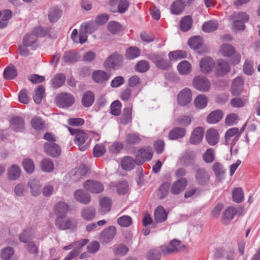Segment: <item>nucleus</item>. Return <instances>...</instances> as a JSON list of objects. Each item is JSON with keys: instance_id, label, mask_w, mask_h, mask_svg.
I'll return each instance as SVG.
<instances>
[{"instance_id": "1", "label": "nucleus", "mask_w": 260, "mask_h": 260, "mask_svg": "<svg viewBox=\"0 0 260 260\" xmlns=\"http://www.w3.org/2000/svg\"><path fill=\"white\" fill-rule=\"evenodd\" d=\"M68 129L71 135H75L74 141L78 145L79 149L81 151H85L87 149L89 146L88 134L83 131L78 129L70 127H69Z\"/></svg>"}, {"instance_id": "2", "label": "nucleus", "mask_w": 260, "mask_h": 260, "mask_svg": "<svg viewBox=\"0 0 260 260\" xmlns=\"http://www.w3.org/2000/svg\"><path fill=\"white\" fill-rule=\"evenodd\" d=\"M193 87L202 92L208 91L211 87L209 81L203 76L195 77L192 81Z\"/></svg>"}, {"instance_id": "3", "label": "nucleus", "mask_w": 260, "mask_h": 260, "mask_svg": "<svg viewBox=\"0 0 260 260\" xmlns=\"http://www.w3.org/2000/svg\"><path fill=\"white\" fill-rule=\"evenodd\" d=\"M195 180L200 186L207 185L210 182V175L204 168L197 169L195 171Z\"/></svg>"}, {"instance_id": "4", "label": "nucleus", "mask_w": 260, "mask_h": 260, "mask_svg": "<svg viewBox=\"0 0 260 260\" xmlns=\"http://www.w3.org/2000/svg\"><path fill=\"white\" fill-rule=\"evenodd\" d=\"M77 225V220L72 218H68L66 219L56 218V225L60 230L71 229L74 230L76 229Z\"/></svg>"}, {"instance_id": "5", "label": "nucleus", "mask_w": 260, "mask_h": 260, "mask_svg": "<svg viewBox=\"0 0 260 260\" xmlns=\"http://www.w3.org/2000/svg\"><path fill=\"white\" fill-rule=\"evenodd\" d=\"M135 155L138 165H141L144 161L150 160L152 152L149 148H141L135 152Z\"/></svg>"}, {"instance_id": "6", "label": "nucleus", "mask_w": 260, "mask_h": 260, "mask_svg": "<svg viewBox=\"0 0 260 260\" xmlns=\"http://www.w3.org/2000/svg\"><path fill=\"white\" fill-rule=\"evenodd\" d=\"M109 5L111 11L124 13L129 6V3L127 0H120L119 3L118 0H110Z\"/></svg>"}, {"instance_id": "7", "label": "nucleus", "mask_w": 260, "mask_h": 260, "mask_svg": "<svg viewBox=\"0 0 260 260\" xmlns=\"http://www.w3.org/2000/svg\"><path fill=\"white\" fill-rule=\"evenodd\" d=\"M58 105L62 108L71 106L75 102V98L73 95L68 93H62L56 98Z\"/></svg>"}, {"instance_id": "8", "label": "nucleus", "mask_w": 260, "mask_h": 260, "mask_svg": "<svg viewBox=\"0 0 260 260\" xmlns=\"http://www.w3.org/2000/svg\"><path fill=\"white\" fill-rule=\"evenodd\" d=\"M84 189L92 193H99L104 190V185L100 182L88 180L83 184Z\"/></svg>"}, {"instance_id": "9", "label": "nucleus", "mask_w": 260, "mask_h": 260, "mask_svg": "<svg viewBox=\"0 0 260 260\" xmlns=\"http://www.w3.org/2000/svg\"><path fill=\"white\" fill-rule=\"evenodd\" d=\"M116 234V228L109 226L101 233L99 239L102 243H108L113 239Z\"/></svg>"}, {"instance_id": "10", "label": "nucleus", "mask_w": 260, "mask_h": 260, "mask_svg": "<svg viewBox=\"0 0 260 260\" xmlns=\"http://www.w3.org/2000/svg\"><path fill=\"white\" fill-rule=\"evenodd\" d=\"M182 247V244L179 240L174 239L168 245H162L160 249L163 254H167L179 251Z\"/></svg>"}, {"instance_id": "11", "label": "nucleus", "mask_w": 260, "mask_h": 260, "mask_svg": "<svg viewBox=\"0 0 260 260\" xmlns=\"http://www.w3.org/2000/svg\"><path fill=\"white\" fill-rule=\"evenodd\" d=\"M179 104L181 106H186L192 100L191 91L188 88H184L179 92L177 96Z\"/></svg>"}, {"instance_id": "12", "label": "nucleus", "mask_w": 260, "mask_h": 260, "mask_svg": "<svg viewBox=\"0 0 260 260\" xmlns=\"http://www.w3.org/2000/svg\"><path fill=\"white\" fill-rule=\"evenodd\" d=\"M187 185V179L181 178L173 183L170 187V192L174 195L178 194L184 190Z\"/></svg>"}, {"instance_id": "13", "label": "nucleus", "mask_w": 260, "mask_h": 260, "mask_svg": "<svg viewBox=\"0 0 260 260\" xmlns=\"http://www.w3.org/2000/svg\"><path fill=\"white\" fill-rule=\"evenodd\" d=\"M230 71V67L226 61L219 59L217 61L215 67V73L217 76L222 77L228 73Z\"/></svg>"}, {"instance_id": "14", "label": "nucleus", "mask_w": 260, "mask_h": 260, "mask_svg": "<svg viewBox=\"0 0 260 260\" xmlns=\"http://www.w3.org/2000/svg\"><path fill=\"white\" fill-rule=\"evenodd\" d=\"M244 85V80L242 76L237 77L233 81L231 86V92L233 95L241 94Z\"/></svg>"}, {"instance_id": "15", "label": "nucleus", "mask_w": 260, "mask_h": 260, "mask_svg": "<svg viewBox=\"0 0 260 260\" xmlns=\"http://www.w3.org/2000/svg\"><path fill=\"white\" fill-rule=\"evenodd\" d=\"M110 74L102 70L95 71L92 74L93 81L99 84L105 83L110 79Z\"/></svg>"}, {"instance_id": "16", "label": "nucleus", "mask_w": 260, "mask_h": 260, "mask_svg": "<svg viewBox=\"0 0 260 260\" xmlns=\"http://www.w3.org/2000/svg\"><path fill=\"white\" fill-rule=\"evenodd\" d=\"M10 128L16 132H21L25 128L23 118L19 116L13 117L10 120Z\"/></svg>"}, {"instance_id": "17", "label": "nucleus", "mask_w": 260, "mask_h": 260, "mask_svg": "<svg viewBox=\"0 0 260 260\" xmlns=\"http://www.w3.org/2000/svg\"><path fill=\"white\" fill-rule=\"evenodd\" d=\"M54 210L57 218H63L68 212L69 208L65 203L59 202L54 205Z\"/></svg>"}, {"instance_id": "18", "label": "nucleus", "mask_w": 260, "mask_h": 260, "mask_svg": "<svg viewBox=\"0 0 260 260\" xmlns=\"http://www.w3.org/2000/svg\"><path fill=\"white\" fill-rule=\"evenodd\" d=\"M239 129L233 127L229 129L225 135V143L226 145H234L238 140Z\"/></svg>"}, {"instance_id": "19", "label": "nucleus", "mask_w": 260, "mask_h": 260, "mask_svg": "<svg viewBox=\"0 0 260 260\" xmlns=\"http://www.w3.org/2000/svg\"><path fill=\"white\" fill-rule=\"evenodd\" d=\"M204 131V128L202 127H197L194 128L189 139L190 143L194 145L199 144L203 139Z\"/></svg>"}, {"instance_id": "20", "label": "nucleus", "mask_w": 260, "mask_h": 260, "mask_svg": "<svg viewBox=\"0 0 260 260\" xmlns=\"http://www.w3.org/2000/svg\"><path fill=\"white\" fill-rule=\"evenodd\" d=\"M96 209L92 206H87L81 210V216L86 221L93 220L96 215Z\"/></svg>"}, {"instance_id": "21", "label": "nucleus", "mask_w": 260, "mask_h": 260, "mask_svg": "<svg viewBox=\"0 0 260 260\" xmlns=\"http://www.w3.org/2000/svg\"><path fill=\"white\" fill-rule=\"evenodd\" d=\"M46 153L51 156L57 157L60 154V149L59 146L53 143H46L44 145Z\"/></svg>"}, {"instance_id": "22", "label": "nucleus", "mask_w": 260, "mask_h": 260, "mask_svg": "<svg viewBox=\"0 0 260 260\" xmlns=\"http://www.w3.org/2000/svg\"><path fill=\"white\" fill-rule=\"evenodd\" d=\"M121 61V56L114 54L108 57L105 62V66L106 68L115 69L120 66Z\"/></svg>"}, {"instance_id": "23", "label": "nucleus", "mask_w": 260, "mask_h": 260, "mask_svg": "<svg viewBox=\"0 0 260 260\" xmlns=\"http://www.w3.org/2000/svg\"><path fill=\"white\" fill-rule=\"evenodd\" d=\"M214 65V61L210 57H205L201 59L200 62L201 70L204 73L210 72Z\"/></svg>"}, {"instance_id": "24", "label": "nucleus", "mask_w": 260, "mask_h": 260, "mask_svg": "<svg viewBox=\"0 0 260 260\" xmlns=\"http://www.w3.org/2000/svg\"><path fill=\"white\" fill-rule=\"evenodd\" d=\"M74 196L78 202L85 205L89 204L91 201L90 196L82 189L76 190Z\"/></svg>"}, {"instance_id": "25", "label": "nucleus", "mask_w": 260, "mask_h": 260, "mask_svg": "<svg viewBox=\"0 0 260 260\" xmlns=\"http://www.w3.org/2000/svg\"><path fill=\"white\" fill-rule=\"evenodd\" d=\"M206 139L209 145H215L218 142L219 134L216 129H209L206 132Z\"/></svg>"}, {"instance_id": "26", "label": "nucleus", "mask_w": 260, "mask_h": 260, "mask_svg": "<svg viewBox=\"0 0 260 260\" xmlns=\"http://www.w3.org/2000/svg\"><path fill=\"white\" fill-rule=\"evenodd\" d=\"M99 212L102 214L109 212L111 208L112 201L111 199L108 197H103L100 200Z\"/></svg>"}, {"instance_id": "27", "label": "nucleus", "mask_w": 260, "mask_h": 260, "mask_svg": "<svg viewBox=\"0 0 260 260\" xmlns=\"http://www.w3.org/2000/svg\"><path fill=\"white\" fill-rule=\"evenodd\" d=\"M27 186L30 189L32 196H37L40 193L41 184L40 181L36 179H31L27 183Z\"/></svg>"}, {"instance_id": "28", "label": "nucleus", "mask_w": 260, "mask_h": 260, "mask_svg": "<svg viewBox=\"0 0 260 260\" xmlns=\"http://www.w3.org/2000/svg\"><path fill=\"white\" fill-rule=\"evenodd\" d=\"M66 80V77L63 73L55 75L51 80V86L53 88H58L62 86Z\"/></svg>"}, {"instance_id": "29", "label": "nucleus", "mask_w": 260, "mask_h": 260, "mask_svg": "<svg viewBox=\"0 0 260 260\" xmlns=\"http://www.w3.org/2000/svg\"><path fill=\"white\" fill-rule=\"evenodd\" d=\"M110 185L111 187H115L117 193L119 195L125 194L128 191V184L125 181L119 182L117 183L112 182L110 183Z\"/></svg>"}, {"instance_id": "30", "label": "nucleus", "mask_w": 260, "mask_h": 260, "mask_svg": "<svg viewBox=\"0 0 260 260\" xmlns=\"http://www.w3.org/2000/svg\"><path fill=\"white\" fill-rule=\"evenodd\" d=\"M185 134L186 129L184 128L176 127L170 132L169 137L171 140H177L182 138Z\"/></svg>"}, {"instance_id": "31", "label": "nucleus", "mask_w": 260, "mask_h": 260, "mask_svg": "<svg viewBox=\"0 0 260 260\" xmlns=\"http://www.w3.org/2000/svg\"><path fill=\"white\" fill-rule=\"evenodd\" d=\"M154 219L157 222H162L167 218V213L164 208L161 206H158L154 213Z\"/></svg>"}, {"instance_id": "32", "label": "nucleus", "mask_w": 260, "mask_h": 260, "mask_svg": "<svg viewBox=\"0 0 260 260\" xmlns=\"http://www.w3.org/2000/svg\"><path fill=\"white\" fill-rule=\"evenodd\" d=\"M212 169L216 177L218 180L220 181L223 179L225 173V170L220 162H216L214 163L212 166Z\"/></svg>"}, {"instance_id": "33", "label": "nucleus", "mask_w": 260, "mask_h": 260, "mask_svg": "<svg viewBox=\"0 0 260 260\" xmlns=\"http://www.w3.org/2000/svg\"><path fill=\"white\" fill-rule=\"evenodd\" d=\"M185 7L186 5L183 2H181L180 0H176L171 5L170 11L173 14L179 15L184 11Z\"/></svg>"}, {"instance_id": "34", "label": "nucleus", "mask_w": 260, "mask_h": 260, "mask_svg": "<svg viewBox=\"0 0 260 260\" xmlns=\"http://www.w3.org/2000/svg\"><path fill=\"white\" fill-rule=\"evenodd\" d=\"M223 117V113L219 110L211 112L207 117V121L209 123L214 124L219 121Z\"/></svg>"}, {"instance_id": "35", "label": "nucleus", "mask_w": 260, "mask_h": 260, "mask_svg": "<svg viewBox=\"0 0 260 260\" xmlns=\"http://www.w3.org/2000/svg\"><path fill=\"white\" fill-rule=\"evenodd\" d=\"M34 236V230L31 228L25 229L19 235V240L23 243H28Z\"/></svg>"}, {"instance_id": "36", "label": "nucleus", "mask_w": 260, "mask_h": 260, "mask_svg": "<svg viewBox=\"0 0 260 260\" xmlns=\"http://www.w3.org/2000/svg\"><path fill=\"white\" fill-rule=\"evenodd\" d=\"M236 210L232 207L228 208L223 212L221 220L223 223L228 224L234 218V215L236 214Z\"/></svg>"}, {"instance_id": "37", "label": "nucleus", "mask_w": 260, "mask_h": 260, "mask_svg": "<svg viewBox=\"0 0 260 260\" xmlns=\"http://www.w3.org/2000/svg\"><path fill=\"white\" fill-rule=\"evenodd\" d=\"M21 174V170L19 166L14 165L8 169V177L12 180L17 179Z\"/></svg>"}, {"instance_id": "38", "label": "nucleus", "mask_w": 260, "mask_h": 260, "mask_svg": "<svg viewBox=\"0 0 260 260\" xmlns=\"http://www.w3.org/2000/svg\"><path fill=\"white\" fill-rule=\"evenodd\" d=\"M94 101V95L91 91H87L84 93L82 98V105L85 107L91 106Z\"/></svg>"}, {"instance_id": "39", "label": "nucleus", "mask_w": 260, "mask_h": 260, "mask_svg": "<svg viewBox=\"0 0 260 260\" xmlns=\"http://www.w3.org/2000/svg\"><path fill=\"white\" fill-rule=\"evenodd\" d=\"M136 163V159L130 156H126L121 161V167L124 170L129 171L134 168Z\"/></svg>"}, {"instance_id": "40", "label": "nucleus", "mask_w": 260, "mask_h": 260, "mask_svg": "<svg viewBox=\"0 0 260 260\" xmlns=\"http://www.w3.org/2000/svg\"><path fill=\"white\" fill-rule=\"evenodd\" d=\"M188 44L194 50L199 49L203 44V38L200 36H194L188 40Z\"/></svg>"}, {"instance_id": "41", "label": "nucleus", "mask_w": 260, "mask_h": 260, "mask_svg": "<svg viewBox=\"0 0 260 260\" xmlns=\"http://www.w3.org/2000/svg\"><path fill=\"white\" fill-rule=\"evenodd\" d=\"M17 75V70L15 67L13 65L7 67L4 71V77L6 80L13 79Z\"/></svg>"}, {"instance_id": "42", "label": "nucleus", "mask_w": 260, "mask_h": 260, "mask_svg": "<svg viewBox=\"0 0 260 260\" xmlns=\"http://www.w3.org/2000/svg\"><path fill=\"white\" fill-rule=\"evenodd\" d=\"M220 52L224 57H231L235 54V49L231 45L223 44L220 46Z\"/></svg>"}, {"instance_id": "43", "label": "nucleus", "mask_w": 260, "mask_h": 260, "mask_svg": "<svg viewBox=\"0 0 260 260\" xmlns=\"http://www.w3.org/2000/svg\"><path fill=\"white\" fill-rule=\"evenodd\" d=\"M177 69L180 74L187 75L191 72V64L187 61L183 60L178 64Z\"/></svg>"}, {"instance_id": "44", "label": "nucleus", "mask_w": 260, "mask_h": 260, "mask_svg": "<svg viewBox=\"0 0 260 260\" xmlns=\"http://www.w3.org/2000/svg\"><path fill=\"white\" fill-rule=\"evenodd\" d=\"M62 11L58 8L51 9L48 13V19L51 22H56L61 17Z\"/></svg>"}, {"instance_id": "45", "label": "nucleus", "mask_w": 260, "mask_h": 260, "mask_svg": "<svg viewBox=\"0 0 260 260\" xmlns=\"http://www.w3.org/2000/svg\"><path fill=\"white\" fill-rule=\"evenodd\" d=\"M192 19L189 16L183 17L180 22V29L182 31H187L191 27Z\"/></svg>"}, {"instance_id": "46", "label": "nucleus", "mask_w": 260, "mask_h": 260, "mask_svg": "<svg viewBox=\"0 0 260 260\" xmlns=\"http://www.w3.org/2000/svg\"><path fill=\"white\" fill-rule=\"evenodd\" d=\"M12 12L10 10H6L3 12L0 10V28L5 27L8 24V20L11 17Z\"/></svg>"}, {"instance_id": "47", "label": "nucleus", "mask_w": 260, "mask_h": 260, "mask_svg": "<svg viewBox=\"0 0 260 260\" xmlns=\"http://www.w3.org/2000/svg\"><path fill=\"white\" fill-rule=\"evenodd\" d=\"M132 109L126 108L124 109L122 115L120 117V122L123 124H126L132 121Z\"/></svg>"}, {"instance_id": "48", "label": "nucleus", "mask_w": 260, "mask_h": 260, "mask_svg": "<svg viewBox=\"0 0 260 260\" xmlns=\"http://www.w3.org/2000/svg\"><path fill=\"white\" fill-rule=\"evenodd\" d=\"M141 139L139 135L137 134H128L126 135L125 142L129 145H135L139 143Z\"/></svg>"}, {"instance_id": "49", "label": "nucleus", "mask_w": 260, "mask_h": 260, "mask_svg": "<svg viewBox=\"0 0 260 260\" xmlns=\"http://www.w3.org/2000/svg\"><path fill=\"white\" fill-rule=\"evenodd\" d=\"M41 168L44 172H50L54 169V164L50 159H43L41 162Z\"/></svg>"}, {"instance_id": "50", "label": "nucleus", "mask_w": 260, "mask_h": 260, "mask_svg": "<svg viewBox=\"0 0 260 260\" xmlns=\"http://www.w3.org/2000/svg\"><path fill=\"white\" fill-rule=\"evenodd\" d=\"M170 184L168 182L163 183L159 187L157 196L160 199H164L168 194Z\"/></svg>"}, {"instance_id": "51", "label": "nucleus", "mask_w": 260, "mask_h": 260, "mask_svg": "<svg viewBox=\"0 0 260 260\" xmlns=\"http://www.w3.org/2000/svg\"><path fill=\"white\" fill-rule=\"evenodd\" d=\"M218 24L215 21H209L205 22L202 26V29L204 31L210 32L217 29Z\"/></svg>"}, {"instance_id": "52", "label": "nucleus", "mask_w": 260, "mask_h": 260, "mask_svg": "<svg viewBox=\"0 0 260 260\" xmlns=\"http://www.w3.org/2000/svg\"><path fill=\"white\" fill-rule=\"evenodd\" d=\"M140 54V49L136 47L128 48L125 53V57L128 59H133L138 57Z\"/></svg>"}, {"instance_id": "53", "label": "nucleus", "mask_w": 260, "mask_h": 260, "mask_svg": "<svg viewBox=\"0 0 260 260\" xmlns=\"http://www.w3.org/2000/svg\"><path fill=\"white\" fill-rule=\"evenodd\" d=\"M78 55L74 52H66L62 57L63 60L67 63H72L78 60Z\"/></svg>"}, {"instance_id": "54", "label": "nucleus", "mask_w": 260, "mask_h": 260, "mask_svg": "<svg viewBox=\"0 0 260 260\" xmlns=\"http://www.w3.org/2000/svg\"><path fill=\"white\" fill-rule=\"evenodd\" d=\"M117 222L120 226L127 228L132 224L133 220L130 216L123 215L118 218Z\"/></svg>"}, {"instance_id": "55", "label": "nucleus", "mask_w": 260, "mask_h": 260, "mask_svg": "<svg viewBox=\"0 0 260 260\" xmlns=\"http://www.w3.org/2000/svg\"><path fill=\"white\" fill-rule=\"evenodd\" d=\"M150 68V64L146 60H140L137 62L135 66V70L139 73H145Z\"/></svg>"}, {"instance_id": "56", "label": "nucleus", "mask_w": 260, "mask_h": 260, "mask_svg": "<svg viewBox=\"0 0 260 260\" xmlns=\"http://www.w3.org/2000/svg\"><path fill=\"white\" fill-rule=\"evenodd\" d=\"M208 102L207 98L203 94L198 95L194 100L196 106L199 109L205 108Z\"/></svg>"}, {"instance_id": "57", "label": "nucleus", "mask_w": 260, "mask_h": 260, "mask_svg": "<svg viewBox=\"0 0 260 260\" xmlns=\"http://www.w3.org/2000/svg\"><path fill=\"white\" fill-rule=\"evenodd\" d=\"M44 92V87L42 85H39L33 95L34 101L36 104H39L41 102Z\"/></svg>"}, {"instance_id": "58", "label": "nucleus", "mask_w": 260, "mask_h": 260, "mask_svg": "<svg viewBox=\"0 0 260 260\" xmlns=\"http://www.w3.org/2000/svg\"><path fill=\"white\" fill-rule=\"evenodd\" d=\"M186 56V52L183 50H176L170 52L169 53V57L172 60H176L178 59L184 58H185Z\"/></svg>"}, {"instance_id": "59", "label": "nucleus", "mask_w": 260, "mask_h": 260, "mask_svg": "<svg viewBox=\"0 0 260 260\" xmlns=\"http://www.w3.org/2000/svg\"><path fill=\"white\" fill-rule=\"evenodd\" d=\"M248 102L246 99L240 98H234L230 102L231 106L235 108H241L244 107Z\"/></svg>"}, {"instance_id": "60", "label": "nucleus", "mask_w": 260, "mask_h": 260, "mask_svg": "<svg viewBox=\"0 0 260 260\" xmlns=\"http://www.w3.org/2000/svg\"><path fill=\"white\" fill-rule=\"evenodd\" d=\"M36 41V35L32 34H26L23 39V44L25 46H31Z\"/></svg>"}, {"instance_id": "61", "label": "nucleus", "mask_w": 260, "mask_h": 260, "mask_svg": "<svg viewBox=\"0 0 260 260\" xmlns=\"http://www.w3.org/2000/svg\"><path fill=\"white\" fill-rule=\"evenodd\" d=\"M81 27L88 34H91L98 28V25L95 22L91 21L83 24Z\"/></svg>"}, {"instance_id": "62", "label": "nucleus", "mask_w": 260, "mask_h": 260, "mask_svg": "<svg viewBox=\"0 0 260 260\" xmlns=\"http://www.w3.org/2000/svg\"><path fill=\"white\" fill-rule=\"evenodd\" d=\"M232 197L233 201L236 203L241 202L244 198L243 191L241 188H237L233 191Z\"/></svg>"}, {"instance_id": "63", "label": "nucleus", "mask_w": 260, "mask_h": 260, "mask_svg": "<svg viewBox=\"0 0 260 260\" xmlns=\"http://www.w3.org/2000/svg\"><path fill=\"white\" fill-rule=\"evenodd\" d=\"M106 149L103 144H96L93 149V154L94 157H101L105 154Z\"/></svg>"}, {"instance_id": "64", "label": "nucleus", "mask_w": 260, "mask_h": 260, "mask_svg": "<svg viewBox=\"0 0 260 260\" xmlns=\"http://www.w3.org/2000/svg\"><path fill=\"white\" fill-rule=\"evenodd\" d=\"M25 171L29 174L32 173L35 169V165L32 159L26 158L22 162Z\"/></svg>"}]
</instances>
